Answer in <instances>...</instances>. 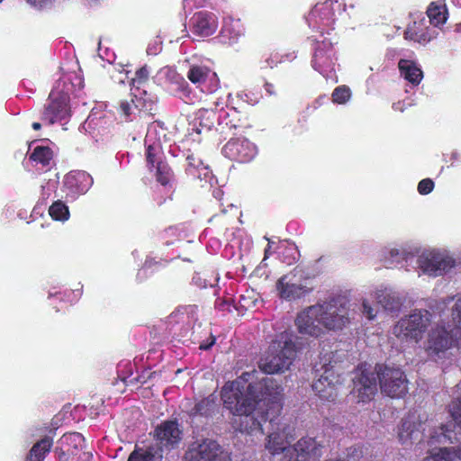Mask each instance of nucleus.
I'll list each match as a JSON object with an SVG mask.
<instances>
[{"label": "nucleus", "instance_id": "nucleus-25", "mask_svg": "<svg viewBox=\"0 0 461 461\" xmlns=\"http://www.w3.org/2000/svg\"><path fill=\"white\" fill-rule=\"evenodd\" d=\"M194 32L197 35L207 37L213 34L218 27V19L212 13H198L194 18Z\"/></svg>", "mask_w": 461, "mask_h": 461}, {"label": "nucleus", "instance_id": "nucleus-12", "mask_svg": "<svg viewBox=\"0 0 461 461\" xmlns=\"http://www.w3.org/2000/svg\"><path fill=\"white\" fill-rule=\"evenodd\" d=\"M189 461H227L221 447L212 439H203L194 443L185 453Z\"/></svg>", "mask_w": 461, "mask_h": 461}, {"label": "nucleus", "instance_id": "nucleus-44", "mask_svg": "<svg viewBox=\"0 0 461 461\" xmlns=\"http://www.w3.org/2000/svg\"><path fill=\"white\" fill-rule=\"evenodd\" d=\"M434 187V183L431 179L426 178L421 180L418 185V191L420 194H429Z\"/></svg>", "mask_w": 461, "mask_h": 461}, {"label": "nucleus", "instance_id": "nucleus-29", "mask_svg": "<svg viewBox=\"0 0 461 461\" xmlns=\"http://www.w3.org/2000/svg\"><path fill=\"white\" fill-rule=\"evenodd\" d=\"M187 78L194 85L202 86L207 80L214 81L215 85L207 91H214L218 86L217 75L203 66H192L186 75Z\"/></svg>", "mask_w": 461, "mask_h": 461}, {"label": "nucleus", "instance_id": "nucleus-43", "mask_svg": "<svg viewBox=\"0 0 461 461\" xmlns=\"http://www.w3.org/2000/svg\"><path fill=\"white\" fill-rule=\"evenodd\" d=\"M149 76V72L146 68H140L136 74L135 77L131 79V84L134 88H131V91L136 92L139 91L140 86L147 80Z\"/></svg>", "mask_w": 461, "mask_h": 461}, {"label": "nucleus", "instance_id": "nucleus-3", "mask_svg": "<svg viewBox=\"0 0 461 461\" xmlns=\"http://www.w3.org/2000/svg\"><path fill=\"white\" fill-rule=\"evenodd\" d=\"M388 314L402 315V317H433L451 315L461 317V295L446 300H429L425 302L424 307L415 308L409 312L410 302H402L395 295H387L381 302Z\"/></svg>", "mask_w": 461, "mask_h": 461}, {"label": "nucleus", "instance_id": "nucleus-48", "mask_svg": "<svg viewBox=\"0 0 461 461\" xmlns=\"http://www.w3.org/2000/svg\"><path fill=\"white\" fill-rule=\"evenodd\" d=\"M30 5L35 6H42L43 5L50 2V0H26Z\"/></svg>", "mask_w": 461, "mask_h": 461}, {"label": "nucleus", "instance_id": "nucleus-40", "mask_svg": "<svg viewBox=\"0 0 461 461\" xmlns=\"http://www.w3.org/2000/svg\"><path fill=\"white\" fill-rule=\"evenodd\" d=\"M351 95L350 89L345 86H338L332 93V100L334 103L343 104L347 103Z\"/></svg>", "mask_w": 461, "mask_h": 461}, {"label": "nucleus", "instance_id": "nucleus-16", "mask_svg": "<svg viewBox=\"0 0 461 461\" xmlns=\"http://www.w3.org/2000/svg\"><path fill=\"white\" fill-rule=\"evenodd\" d=\"M50 103L45 108L42 119L50 124L61 122L70 114L68 95L64 93L52 91L49 96Z\"/></svg>", "mask_w": 461, "mask_h": 461}, {"label": "nucleus", "instance_id": "nucleus-27", "mask_svg": "<svg viewBox=\"0 0 461 461\" xmlns=\"http://www.w3.org/2000/svg\"><path fill=\"white\" fill-rule=\"evenodd\" d=\"M339 301L319 303L306 308L303 317H344V313L338 308Z\"/></svg>", "mask_w": 461, "mask_h": 461}, {"label": "nucleus", "instance_id": "nucleus-47", "mask_svg": "<svg viewBox=\"0 0 461 461\" xmlns=\"http://www.w3.org/2000/svg\"><path fill=\"white\" fill-rule=\"evenodd\" d=\"M441 433L438 436V441L442 442L444 439V442H446L447 439H450V436L447 435V433L450 431V429L447 428V425H441L440 427Z\"/></svg>", "mask_w": 461, "mask_h": 461}, {"label": "nucleus", "instance_id": "nucleus-19", "mask_svg": "<svg viewBox=\"0 0 461 461\" xmlns=\"http://www.w3.org/2000/svg\"><path fill=\"white\" fill-rule=\"evenodd\" d=\"M158 147L149 145L146 151L147 163L150 172H154L156 180L162 185L170 184L173 179V172L167 163L160 158Z\"/></svg>", "mask_w": 461, "mask_h": 461}, {"label": "nucleus", "instance_id": "nucleus-50", "mask_svg": "<svg viewBox=\"0 0 461 461\" xmlns=\"http://www.w3.org/2000/svg\"><path fill=\"white\" fill-rule=\"evenodd\" d=\"M453 452H455V461H461V444L456 447H453Z\"/></svg>", "mask_w": 461, "mask_h": 461}, {"label": "nucleus", "instance_id": "nucleus-56", "mask_svg": "<svg viewBox=\"0 0 461 461\" xmlns=\"http://www.w3.org/2000/svg\"><path fill=\"white\" fill-rule=\"evenodd\" d=\"M434 438H435V436H431L430 440L433 441Z\"/></svg>", "mask_w": 461, "mask_h": 461}, {"label": "nucleus", "instance_id": "nucleus-41", "mask_svg": "<svg viewBox=\"0 0 461 461\" xmlns=\"http://www.w3.org/2000/svg\"><path fill=\"white\" fill-rule=\"evenodd\" d=\"M351 313L363 314L366 315V317H375L376 315V313L374 312L373 307L366 300H363L359 304L355 303Z\"/></svg>", "mask_w": 461, "mask_h": 461}, {"label": "nucleus", "instance_id": "nucleus-4", "mask_svg": "<svg viewBox=\"0 0 461 461\" xmlns=\"http://www.w3.org/2000/svg\"><path fill=\"white\" fill-rule=\"evenodd\" d=\"M460 345L461 319H441L429 330L424 348L430 357L443 358L449 349Z\"/></svg>", "mask_w": 461, "mask_h": 461}, {"label": "nucleus", "instance_id": "nucleus-52", "mask_svg": "<svg viewBox=\"0 0 461 461\" xmlns=\"http://www.w3.org/2000/svg\"><path fill=\"white\" fill-rule=\"evenodd\" d=\"M41 123H40V122H33V123H32V128H33L34 130H40V129H41Z\"/></svg>", "mask_w": 461, "mask_h": 461}, {"label": "nucleus", "instance_id": "nucleus-7", "mask_svg": "<svg viewBox=\"0 0 461 461\" xmlns=\"http://www.w3.org/2000/svg\"><path fill=\"white\" fill-rule=\"evenodd\" d=\"M320 364L321 367L315 369L320 377L313 382L312 389L321 399L334 401L337 397V386L344 380L341 366L327 356L321 358Z\"/></svg>", "mask_w": 461, "mask_h": 461}, {"label": "nucleus", "instance_id": "nucleus-15", "mask_svg": "<svg viewBox=\"0 0 461 461\" xmlns=\"http://www.w3.org/2000/svg\"><path fill=\"white\" fill-rule=\"evenodd\" d=\"M181 436L182 431L176 420H165L156 427L153 437L162 452L163 448L169 450L176 447L181 440Z\"/></svg>", "mask_w": 461, "mask_h": 461}, {"label": "nucleus", "instance_id": "nucleus-51", "mask_svg": "<svg viewBox=\"0 0 461 461\" xmlns=\"http://www.w3.org/2000/svg\"><path fill=\"white\" fill-rule=\"evenodd\" d=\"M393 108H394L395 110H399V111H401V112H403V107H402V105L400 103H398V104H393Z\"/></svg>", "mask_w": 461, "mask_h": 461}, {"label": "nucleus", "instance_id": "nucleus-24", "mask_svg": "<svg viewBox=\"0 0 461 461\" xmlns=\"http://www.w3.org/2000/svg\"><path fill=\"white\" fill-rule=\"evenodd\" d=\"M332 56L333 50L331 43L330 41H326L325 40L322 41L315 50L312 59V67L321 74L325 75L330 69H332Z\"/></svg>", "mask_w": 461, "mask_h": 461}, {"label": "nucleus", "instance_id": "nucleus-42", "mask_svg": "<svg viewBox=\"0 0 461 461\" xmlns=\"http://www.w3.org/2000/svg\"><path fill=\"white\" fill-rule=\"evenodd\" d=\"M449 412L456 424L461 428V396L451 402Z\"/></svg>", "mask_w": 461, "mask_h": 461}, {"label": "nucleus", "instance_id": "nucleus-34", "mask_svg": "<svg viewBox=\"0 0 461 461\" xmlns=\"http://www.w3.org/2000/svg\"><path fill=\"white\" fill-rule=\"evenodd\" d=\"M188 161V172L189 174L193 175L194 176H196L198 178H206L209 174L210 170L207 166H204L203 161L197 158H195L194 155H190L187 157Z\"/></svg>", "mask_w": 461, "mask_h": 461}, {"label": "nucleus", "instance_id": "nucleus-28", "mask_svg": "<svg viewBox=\"0 0 461 461\" xmlns=\"http://www.w3.org/2000/svg\"><path fill=\"white\" fill-rule=\"evenodd\" d=\"M245 30L240 19L228 17L223 21V26L221 32V41L232 45L244 35Z\"/></svg>", "mask_w": 461, "mask_h": 461}, {"label": "nucleus", "instance_id": "nucleus-45", "mask_svg": "<svg viewBox=\"0 0 461 461\" xmlns=\"http://www.w3.org/2000/svg\"><path fill=\"white\" fill-rule=\"evenodd\" d=\"M175 313L176 315H194L198 313V308L195 305H182L176 309Z\"/></svg>", "mask_w": 461, "mask_h": 461}, {"label": "nucleus", "instance_id": "nucleus-55", "mask_svg": "<svg viewBox=\"0 0 461 461\" xmlns=\"http://www.w3.org/2000/svg\"><path fill=\"white\" fill-rule=\"evenodd\" d=\"M119 81H120L121 83H123V82H124V80H123L122 78H120V79H119Z\"/></svg>", "mask_w": 461, "mask_h": 461}, {"label": "nucleus", "instance_id": "nucleus-37", "mask_svg": "<svg viewBox=\"0 0 461 461\" xmlns=\"http://www.w3.org/2000/svg\"><path fill=\"white\" fill-rule=\"evenodd\" d=\"M132 95L134 96L135 100H131V103H129V102H122L121 104V110H122V113H123V115L125 117H128L130 116V114L132 113L133 110L136 109V108H139L140 106H141L140 109H148V105H147V103H146V100H144V104L141 105L140 104V101L142 99L140 95V94H138L136 92H132Z\"/></svg>", "mask_w": 461, "mask_h": 461}, {"label": "nucleus", "instance_id": "nucleus-14", "mask_svg": "<svg viewBox=\"0 0 461 461\" xmlns=\"http://www.w3.org/2000/svg\"><path fill=\"white\" fill-rule=\"evenodd\" d=\"M430 319H399L393 327V334L405 341L418 342L429 325Z\"/></svg>", "mask_w": 461, "mask_h": 461}, {"label": "nucleus", "instance_id": "nucleus-46", "mask_svg": "<svg viewBox=\"0 0 461 461\" xmlns=\"http://www.w3.org/2000/svg\"><path fill=\"white\" fill-rule=\"evenodd\" d=\"M390 256L393 262H400L399 258L405 259L407 257V253L405 251H401L397 249H393L390 250Z\"/></svg>", "mask_w": 461, "mask_h": 461}, {"label": "nucleus", "instance_id": "nucleus-20", "mask_svg": "<svg viewBox=\"0 0 461 461\" xmlns=\"http://www.w3.org/2000/svg\"><path fill=\"white\" fill-rule=\"evenodd\" d=\"M293 449L296 456L294 461H316L323 455L324 444L316 438L304 436L294 444Z\"/></svg>", "mask_w": 461, "mask_h": 461}, {"label": "nucleus", "instance_id": "nucleus-17", "mask_svg": "<svg viewBox=\"0 0 461 461\" xmlns=\"http://www.w3.org/2000/svg\"><path fill=\"white\" fill-rule=\"evenodd\" d=\"M301 334L318 338L325 330L340 329L343 319H294Z\"/></svg>", "mask_w": 461, "mask_h": 461}, {"label": "nucleus", "instance_id": "nucleus-30", "mask_svg": "<svg viewBox=\"0 0 461 461\" xmlns=\"http://www.w3.org/2000/svg\"><path fill=\"white\" fill-rule=\"evenodd\" d=\"M428 23L435 29H439L447 19L446 5L431 3L427 10Z\"/></svg>", "mask_w": 461, "mask_h": 461}, {"label": "nucleus", "instance_id": "nucleus-49", "mask_svg": "<svg viewBox=\"0 0 461 461\" xmlns=\"http://www.w3.org/2000/svg\"><path fill=\"white\" fill-rule=\"evenodd\" d=\"M215 343V338L212 337L211 342L208 344L202 343L200 345V348L203 350H207L212 348V346Z\"/></svg>", "mask_w": 461, "mask_h": 461}, {"label": "nucleus", "instance_id": "nucleus-35", "mask_svg": "<svg viewBox=\"0 0 461 461\" xmlns=\"http://www.w3.org/2000/svg\"><path fill=\"white\" fill-rule=\"evenodd\" d=\"M52 158V150L48 147L42 146L36 147L31 155V159L38 163H41L43 166L49 165Z\"/></svg>", "mask_w": 461, "mask_h": 461}, {"label": "nucleus", "instance_id": "nucleus-23", "mask_svg": "<svg viewBox=\"0 0 461 461\" xmlns=\"http://www.w3.org/2000/svg\"><path fill=\"white\" fill-rule=\"evenodd\" d=\"M92 185V176L85 171H71L64 178V185L73 197L86 194Z\"/></svg>", "mask_w": 461, "mask_h": 461}, {"label": "nucleus", "instance_id": "nucleus-5", "mask_svg": "<svg viewBox=\"0 0 461 461\" xmlns=\"http://www.w3.org/2000/svg\"><path fill=\"white\" fill-rule=\"evenodd\" d=\"M297 337L291 332H282L271 348L275 352L268 355L261 365L266 374L282 373L287 370L296 357L299 349Z\"/></svg>", "mask_w": 461, "mask_h": 461}, {"label": "nucleus", "instance_id": "nucleus-21", "mask_svg": "<svg viewBox=\"0 0 461 461\" xmlns=\"http://www.w3.org/2000/svg\"><path fill=\"white\" fill-rule=\"evenodd\" d=\"M438 32L432 28L426 17H418L410 23L404 32L405 39L425 45L437 38Z\"/></svg>", "mask_w": 461, "mask_h": 461}, {"label": "nucleus", "instance_id": "nucleus-53", "mask_svg": "<svg viewBox=\"0 0 461 461\" xmlns=\"http://www.w3.org/2000/svg\"><path fill=\"white\" fill-rule=\"evenodd\" d=\"M272 85L270 84H267L266 85V90L269 93V94H272Z\"/></svg>", "mask_w": 461, "mask_h": 461}, {"label": "nucleus", "instance_id": "nucleus-8", "mask_svg": "<svg viewBox=\"0 0 461 461\" xmlns=\"http://www.w3.org/2000/svg\"><path fill=\"white\" fill-rule=\"evenodd\" d=\"M276 290L282 299L287 301L300 299L313 290L312 280L305 276L302 270L294 269L278 279Z\"/></svg>", "mask_w": 461, "mask_h": 461}, {"label": "nucleus", "instance_id": "nucleus-36", "mask_svg": "<svg viewBox=\"0 0 461 461\" xmlns=\"http://www.w3.org/2000/svg\"><path fill=\"white\" fill-rule=\"evenodd\" d=\"M158 79L165 83L180 85L185 83V79L171 67H164L158 72Z\"/></svg>", "mask_w": 461, "mask_h": 461}, {"label": "nucleus", "instance_id": "nucleus-13", "mask_svg": "<svg viewBox=\"0 0 461 461\" xmlns=\"http://www.w3.org/2000/svg\"><path fill=\"white\" fill-rule=\"evenodd\" d=\"M85 438L79 432L65 433L57 442L55 454L58 461H77Z\"/></svg>", "mask_w": 461, "mask_h": 461}, {"label": "nucleus", "instance_id": "nucleus-9", "mask_svg": "<svg viewBox=\"0 0 461 461\" xmlns=\"http://www.w3.org/2000/svg\"><path fill=\"white\" fill-rule=\"evenodd\" d=\"M417 264L422 274L436 277L451 270L456 265V260L447 251L432 249L423 251L419 256Z\"/></svg>", "mask_w": 461, "mask_h": 461}, {"label": "nucleus", "instance_id": "nucleus-32", "mask_svg": "<svg viewBox=\"0 0 461 461\" xmlns=\"http://www.w3.org/2000/svg\"><path fill=\"white\" fill-rule=\"evenodd\" d=\"M162 454L153 447L146 448L135 447L134 450L130 454L127 461H161Z\"/></svg>", "mask_w": 461, "mask_h": 461}, {"label": "nucleus", "instance_id": "nucleus-38", "mask_svg": "<svg viewBox=\"0 0 461 461\" xmlns=\"http://www.w3.org/2000/svg\"><path fill=\"white\" fill-rule=\"evenodd\" d=\"M49 213L56 221H66L68 219V209L61 202L54 203L49 209Z\"/></svg>", "mask_w": 461, "mask_h": 461}, {"label": "nucleus", "instance_id": "nucleus-22", "mask_svg": "<svg viewBox=\"0 0 461 461\" xmlns=\"http://www.w3.org/2000/svg\"><path fill=\"white\" fill-rule=\"evenodd\" d=\"M44 432V436L38 441H36L28 454L26 455L24 461H44L47 455L50 452L53 446V439L56 435L57 428H41L40 429Z\"/></svg>", "mask_w": 461, "mask_h": 461}, {"label": "nucleus", "instance_id": "nucleus-33", "mask_svg": "<svg viewBox=\"0 0 461 461\" xmlns=\"http://www.w3.org/2000/svg\"><path fill=\"white\" fill-rule=\"evenodd\" d=\"M215 401L212 397H205L199 401L195 405L188 411V415L191 418L197 416H211L214 411Z\"/></svg>", "mask_w": 461, "mask_h": 461}, {"label": "nucleus", "instance_id": "nucleus-31", "mask_svg": "<svg viewBox=\"0 0 461 461\" xmlns=\"http://www.w3.org/2000/svg\"><path fill=\"white\" fill-rule=\"evenodd\" d=\"M399 68L402 76L413 85H418L422 79L423 74L420 68L411 60L401 59Z\"/></svg>", "mask_w": 461, "mask_h": 461}, {"label": "nucleus", "instance_id": "nucleus-18", "mask_svg": "<svg viewBox=\"0 0 461 461\" xmlns=\"http://www.w3.org/2000/svg\"><path fill=\"white\" fill-rule=\"evenodd\" d=\"M222 153L231 160L246 163L256 156L257 149L245 138L230 140L223 147Z\"/></svg>", "mask_w": 461, "mask_h": 461}, {"label": "nucleus", "instance_id": "nucleus-6", "mask_svg": "<svg viewBox=\"0 0 461 461\" xmlns=\"http://www.w3.org/2000/svg\"><path fill=\"white\" fill-rule=\"evenodd\" d=\"M282 386L272 377H264L258 383H249L246 393L251 398L258 400V405L266 408L265 416L275 421V418L280 416Z\"/></svg>", "mask_w": 461, "mask_h": 461}, {"label": "nucleus", "instance_id": "nucleus-26", "mask_svg": "<svg viewBox=\"0 0 461 461\" xmlns=\"http://www.w3.org/2000/svg\"><path fill=\"white\" fill-rule=\"evenodd\" d=\"M420 423L402 419L398 430V439L402 444L419 443L423 440V433L420 430Z\"/></svg>", "mask_w": 461, "mask_h": 461}, {"label": "nucleus", "instance_id": "nucleus-2", "mask_svg": "<svg viewBox=\"0 0 461 461\" xmlns=\"http://www.w3.org/2000/svg\"><path fill=\"white\" fill-rule=\"evenodd\" d=\"M377 378L382 393L391 398L403 397L408 392V380L401 368L380 366L375 374L358 367L353 378V390L359 402H366L374 398L377 392Z\"/></svg>", "mask_w": 461, "mask_h": 461}, {"label": "nucleus", "instance_id": "nucleus-1", "mask_svg": "<svg viewBox=\"0 0 461 461\" xmlns=\"http://www.w3.org/2000/svg\"><path fill=\"white\" fill-rule=\"evenodd\" d=\"M252 375L253 374L248 372L243 373L230 385H225L221 392L224 406L233 414V429L248 434L257 430L263 433V422L268 421L270 426H274L275 423L268 416L267 418L265 416L266 408L258 405V400L249 397L242 391L244 389L243 383L248 382Z\"/></svg>", "mask_w": 461, "mask_h": 461}, {"label": "nucleus", "instance_id": "nucleus-57", "mask_svg": "<svg viewBox=\"0 0 461 461\" xmlns=\"http://www.w3.org/2000/svg\"><path fill=\"white\" fill-rule=\"evenodd\" d=\"M185 2H187L188 0H184Z\"/></svg>", "mask_w": 461, "mask_h": 461}, {"label": "nucleus", "instance_id": "nucleus-10", "mask_svg": "<svg viewBox=\"0 0 461 461\" xmlns=\"http://www.w3.org/2000/svg\"><path fill=\"white\" fill-rule=\"evenodd\" d=\"M271 427V432L267 435L265 447L272 455L284 453L294 439V429L289 425L280 422L279 416L275 418L274 426Z\"/></svg>", "mask_w": 461, "mask_h": 461}, {"label": "nucleus", "instance_id": "nucleus-11", "mask_svg": "<svg viewBox=\"0 0 461 461\" xmlns=\"http://www.w3.org/2000/svg\"><path fill=\"white\" fill-rule=\"evenodd\" d=\"M339 7V2L333 0H326L316 4L308 15L309 25L321 32L325 29H330L335 21V12Z\"/></svg>", "mask_w": 461, "mask_h": 461}, {"label": "nucleus", "instance_id": "nucleus-54", "mask_svg": "<svg viewBox=\"0 0 461 461\" xmlns=\"http://www.w3.org/2000/svg\"><path fill=\"white\" fill-rule=\"evenodd\" d=\"M269 252H270V246L268 245V247L265 250V258L267 257Z\"/></svg>", "mask_w": 461, "mask_h": 461}, {"label": "nucleus", "instance_id": "nucleus-39", "mask_svg": "<svg viewBox=\"0 0 461 461\" xmlns=\"http://www.w3.org/2000/svg\"><path fill=\"white\" fill-rule=\"evenodd\" d=\"M423 461H455L453 447H443L436 454L427 456Z\"/></svg>", "mask_w": 461, "mask_h": 461}]
</instances>
